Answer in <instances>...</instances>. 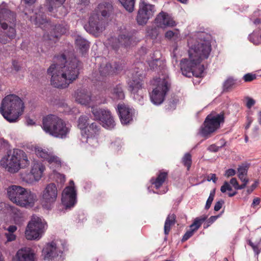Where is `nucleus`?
Listing matches in <instances>:
<instances>
[{
  "mask_svg": "<svg viewBox=\"0 0 261 261\" xmlns=\"http://www.w3.org/2000/svg\"><path fill=\"white\" fill-rule=\"evenodd\" d=\"M211 39V36L204 32L198 33L197 43L189 51V58L184 59L180 62L183 75L187 77L202 76L204 67L201 62L210 56L212 50Z\"/></svg>",
  "mask_w": 261,
  "mask_h": 261,
  "instance_id": "f257e3e1",
  "label": "nucleus"
},
{
  "mask_svg": "<svg viewBox=\"0 0 261 261\" xmlns=\"http://www.w3.org/2000/svg\"><path fill=\"white\" fill-rule=\"evenodd\" d=\"M54 62L56 63L52 64L47 71L51 85L57 88H66L77 78L81 63L75 58L66 61L64 55L56 57Z\"/></svg>",
  "mask_w": 261,
  "mask_h": 261,
  "instance_id": "f03ea898",
  "label": "nucleus"
},
{
  "mask_svg": "<svg viewBox=\"0 0 261 261\" xmlns=\"http://www.w3.org/2000/svg\"><path fill=\"white\" fill-rule=\"evenodd\" d=\"M15 14L6 8V4L0 5V44L10 43L17 35Z\"/></svg>",
  "mask_w": 261,
  "mask_h": 261,
  "instance_id": "7ed1b4c3",
  "label": "nucleus"
},
{
  "mask_svg": "<svg viewBox=\"0 0 261 261\" xmlns=\"http://www.w3.org/2000/svg\"><path fill=\"white\" fill-rule=\"evenodd\" d=\"M30 164L25 152L18 149L8 151L0 161L1 166L11 173H17L20 169L27 168Z\"/></svg>",
  "mask_w": 261,
  "mask_h": 261,
  "instance_id": "20e7f679",
  "label": "nucleus"
},
{
  "mask_svg": "<svg viewBox=\"0 0 261 261\" xmlns=\"http://www.w3.org/2000/svg\"><path fill=\"white\" fill-rule=\"evenodd\" d=\"M24 105L17 95L10 94L2 101L0 113L10 122H16L23 111Z\"/></svg>",
  "mask_w": 261,
  "mask_h": 261,
  "instance_id": "39448f33",
  "label": "nucleus"
},
{
  "mask_svg": "<svg viewBox=\"0 0 261 261\" xmlns=\"http://www.w3.org/2000/svg\"><path fill=\"white\" fill-rule=\"evenodd\" d=\"M42 127L50 135L64 139L69 134L71 126L58 116L50 114L43 118Z\"/></svg>",
  "mask_w": 261,
  "mask_h": 261,
  "instance_id": "423d86ee",
  "label": "nucleus"
},
{
  "mask_svg": "<svg viewBox=\"0 0 261 261\" xmlns=\"http://www.w3.org/2000/svg\"><path fill=\"white\" fill-rule=\"evenodd\" d=\"M9 199L21 207H32L37 201L36 195L21 186L12 185L7 188Z\"/></svg>",
  "mask_w": 261,
  "mask_h": 261,
  "instance_id": "0eeeda50",
  "label": "nucleus"
},
{
  "mask_svg": "<svg viewBox=\"0 0 261 261\" xmlns=\"http://www.w3.org/2000/svg\"><path fill=\"white\" fill-rule=\"evenodd\" d=\"M113 11V6L109 3L100 4L97 13H94L89 18V31L95 36H98L105 29V18L110 16Z\"/></svg>",
  "mask_w": 261,
  "mask_h": 261,
  "instance_id": "6e6552de",
  "label": "nucleus"
},
{
  "mask_svg": "<svg viewBox=\"0 0 261 261\" xmlns=\"http://www.w3.org/2000/svg\"><path fill=\"white\" fill-rule=\"evenodd\" d=\"M30 20L37 27L41 28L45 32V34L51 39L52 37H58L59 35L65 34L67 28L61 24L52 25L48 21L43 14H36L31 16Z\"/></svg>",
  "mask_w": 261,
  "mask_h": 261,
  "instance_id": "1a4fd4ad",
  "label": "nucleus"
},
{
  "mask_svg": "<svg viewBox=\"0 0 261 261\" xmlns=\"http://www.w3.org/2000/svg\"><path fill=\"white\" fill-rule=\"evenodd\" d=\"M153 84L156 86L150 94L151 101L155 105L163 102L164 97L169 90L170 84L167 76L163 75L153 80Z\"/></svg>",
  "mask_w": 261,
  "mask_h": 261,
  "instance_id": "9d476101",
  "label": "nucleus"
},
{
  "mask_svg": "<svg viewBox=\"0 0 261 261\" xmlns=\"http://www.w3.org/2000/svg\"><path fill=\"white\" fill-rule=\"evenodd\" d=\"M45 223L40 218L33 216L29 222L25 231V237L28 240L39 239L44 229Z\"/></svg>",
  "mask_w": 261,
  "mask_h": 261,
  "instance_id": "9b49d317",
  "label": "nucleus"
},
{
  "mask_svg": "<svg viewBox=\"0 0 261 261\" xmlns=\"http://www.w3.org/2000/svg\"><path fill=\"white\" fill-rule=\"evenodd\" d=\"M224 120L223 114L221 113L216 115H208L201 127V135L203 136H207L214 133L220 127V124L224 122Z\"/></svg>",
  "mask_w": 261,
  "mask_h": 261,
  "instance_id": "f8f14e48",
  "label": "nucleus"
},
{
  "mask_svg": "<svg viewBox=\"0 0 261 261\" xmlns=\"http://www.w3.org/2000/svg\"><path fill=\"white\" fill-rule=\"evenodd\" d=\"M155 11L154 5L150 4L145 0H140L136 16V20L139 25H145L153 16Z\"/></svg>",
  "mask_w": 261,
  "mask_h": 261,
  "instance_id": "ddd939ff",
  "label": "nucleus"
},
{
  "mask_svg": "<svg viewBox=\"0 0 261 261\" xmlns=\"http://www.w3.org/2000/svg\"><path fill=\"white\" fill-rule=\"evenodd\" d=\"M58 195L57 187L55 184H47L41 192V197L42 205L46 208L56 201Z\"/></svg>",
  "mask_w": 261,
  "mask_h": 261,
  "instance_id": "4468645a",
  "label": "nucleus"
},
{
  "mask_svg": "<svg viewBox=\"0 0 261 261\" xmlns=\"http://www.w3.org/2000/svg\"><path fill=\"white\" fill-rule=\"evenodd\" d=\"M45 165L40 161L35 160L31 165L30 174L22 177L23 180L29 184L39 181L43 176L45 170Z\"/></svg>",
  "mask_w": 261,
  "mask_h": 261,
  "instance_id": "2eb2a0df",
  "label": "nucleus"
},
{
  "mask_svg": "<svg viewBox=\"0 0 261 261\" xmlns=\"http://www.w3.org/2000/svg\"><path fill=\"white\" fill-rule=\"evenodd\" d=\"M92 113L95 118L99 120L102 126L107 129H112L115 124L110 111L106 110L92 108Z\"/></svg>",
  "mask_w": 261,
  "mask_h": 261,
  "instance_id": "dca6fc26",
  "label": "nucleus"
},
{
  "mask_svg": "<svg viewBox=\"0 0 261 261\" xmlns=\"http://www.w3.org/2000/svg\"><path fill=\"white\" fill-rule=\"evenodd\" d=\"M109 41L112 47L117 50L121 47H127L134 45L138 41L135 36L126 33L120 35L118 38H112Z\"/></svg>",
  "mask_w": 261,
  "mask_h": 261,
  "instance_id": "f3484780",
  "label": "nucleus"
},
{
  "mask_svg": "<svg viewBox=\"0 0 261 261\" xmlns=\"http://www.w3.org/2000/svg\"><path fill=\"white\" fill-rule=\"evenodd\" d=\"M35 152L38 157L46 161L49 164L58 167L61 166L60 159L56 155L51 149L37 146L35 148Z\"/></svg>",
  "mask_w": 261,
  "mask_h": 261,
  "instance_id": "a211bd4d",
  "label": "nucleus"
},
{
  "mask_svg": "<svg viewBox=\"0 0 261 261\" xmlns=\"http://www.w3.org/2000/svg\"><path fill=\"white\" fill-rule=\"evenodd\" d=\"M70 186L67 187L62 193V202L66 207L73 206L76 202V193L74 188L73 181L71 180Z\"/></svg>",
  "mask_w": 261,
  "mask_h": 261,
  "instance_id": "6ab92c4d",
  "label": "nucleus"
},
{
  "mask_svg": "<svg viewBox=\"0 0 261 261\" xmlns=\"http://www.w3.org/2000/svg\"><path fill=\"white\" fill-rule=\"evenodd\" d=\"M100 132V127L96 123H91L87 127V132L85 130L84 133L87 135L86 142L92 146H96L98 144V138Z\"/></svg>",
  "mask_w": 261,
  "mask_h": 261,
  "instance_id": "aec40b11",
  "label": "nucleus"
},
{
  "mask_svg": "<svg viewBox=\"0 0 261 261\" xmlns=\"http://www.w3.org/2000/svg\"><path fill=\"white\" fill-rule=\"evenodd\" d=\"M66 0H45V6L47 10L51 13H56L60 9L62 12L59 13V16L55 14L57 17L65 16L66 14V11L63 6Z\"/></svg>",
  "mask_w": 261,
  "mask_h": 261,
  "instance_id": "412c9836",
  "label": "nucleus"
},
{
  "mask_svg": "<svg viewBox=\"0 0 261 261\" xmlns=\"http://www.w3.org/2000/svg\"><path fill=\"white\" fill-rule=\"evenodd\" d=\"M35 253L30 248L19 249L13 258V261H34Z\"/></svg>",
  "mask_w": 261,
  "mask_h": 261,
  "instance_id": "4be33fe9",
  "label": "nucleus"
},
{
  "mask_svg": "<svg viewBox=\"0 0 261 261\" xmlns=\"http://www.w3.org/2000/svg\"><path fill=\"white\" fill-rule=\"evenodd\" d=\"M118 110L122 124H127L132 120V110L123 103L118 105Z\"/></svg>",
  "mask_w": 261,
  "mask_h": 261,
  "instance_id": "5701e85b",
  "label": "nucleus"
},
{
  "mask_svg": "<svg viewBox=\"0 0 261 261\" xmlns=\"http://www.w3.org/2000/svg\"><path fill=\"white\" fill-rule=\"evenodd\" d=\"M156 20L161 27H172L176 25L175 21L173 18L164 12H161Z\"/></svg>",
  "mask_w": 261,
  "mask_h": 261,
  "instance_id": "b1692460",
  "label": "nucleus"
},
{
  "mask_svg": "<svg viewBox=\"0 0 261 261\" xmlns=\"http://www.w3.org/2000/svg\"><path fill=\"white\" fill-rule=\"evenodd\" d=\"M45 258H50L58 255V251L54 242L47 244L42 250Z\"/></svg>",
  "mask_w": 261,
  "mask_h": 261,
  "instance_id": "393cba45",
  "label": "nucleus"
},
{
  "mask_svg": "<svg viewBox=\"0 0 261 261\" xmlns=\"http://www.w3.org/2000/svg\"><path fill=\"white\" fill-rule=\"evenodd\" d=\"M147 63L151 69H155L158 67L164 65V62L160 60V54L159 51L154 52L152 56L147 59Z\"/></svg>",
  "mask_w": 261,
  "mask_h": 261,
  "instance_id": "a878e982",
  "label": "nucleus"
},
{
  "mask_svg": "<svg viewBox=\"0 0 261 261\" xmlns=\"http://www.w3.org/2000/svg\"><path fill=\"white\" fill-rule=\"evenodd\" d=\"M75 100L81 105H87L91 101V96L85 90H81L77 92Z\"/></svg>",
  "mask_w": 261,
  "mask_h": 261,
  "instance_id": "bb28decb",
  "label": "nucleus"
},
{
  "mask_svg": "<svg viewBox=\"0 0 261 261\" xmlns=\"http://www.w3.org/2000/svg\"><path fill=\"white\" fill-rule=\"evenodd\" d=\"M118 68L117 67H113L109 63L101 65L99 68V73L102 76H107L118 72Z\"/></svg>",
  "mask_w": 261,
  "mask_h": 261,
  "instance_id": "cd10ccee",
  "label": "nucleus"
},
{
  "mask_svg": "<svg viewBox=\"0 0 261 261\" xmlns=\"http://www.w3.org/2000/svg\"><path fill=\"white\" fill-rule=\"evenodd\" d=\"M168 173L167 172L160 171L156 178H152L151 183L156 189L160 188L167 178Z\"/></svg>",
  "mask_w": 261,
  "mask_h": 261,
  "instance_id": "c85d7f7f",
  "label": "nucleus"
},
{
  "mask_svg": "<svg viewBox=\"0 0 261 261\" xmlns=\"http://www.w3.org/2000/svg\"><path fill=\"white\" fill-rule=\"evenodd\" d=\"M129 85L130 90L132 91V93L134 94V97L135 98H137V97H135L136 94H137V95H139L138 93H140L141 94H142L140 91L142 87V83L140 79L133 80L129 82Z\"/></svg>",
  "mask_w": 261,
  "mask_h": 261,
  "instance_id": "c756f323",
  "label": "nucleus"
},
{
  "mask_svg": "<svg viewBox=\"0 0 261 261\" xmlns=\"http://www.w3.org/2000/svg\"><path fill=\"white\" fill-rule=\"evenodd\" d=\"M75 44L82 54L86 53L89 47L88 41L81 36L75 39Z\"/></svg>",
  "mask_w": 261,
  "mask_h": 261,
  "instance_id": "7c9ffc66",
  "label": "nucleus"
},
{
  "mask_svg": "<svg viewBox=\"0 0 261 261\" xmlns=\"http://www.w3.org/2000/svg\"><path fill=\"white\" fill-rule=\"evenodd\" d=\"M176 216L174 214H170L168 216L165 222L164 225V233L166 235L169 234L171 227L175 223Z\"/></svg>",
  "mask_w": 261,
  "mask_h": 261,
  "instance_id": "2f4dec72",
  "label": "nucleus"
},
{
  "mask_svg": "<svg viewBox=\"0 0 261 261\" xmlns=\"http://www.w3.org/2000/svg\"><path fill=\"white\" fill-rule=\"evenodd\" d=\"M113 97L116 99H123L124 98V94L121 85L116 86L112 90Z\"/></svg>",
  "mask_w": 261,
  "mask_h": 261,
  "instance_id": "473e14b6",
  "label": "nucleus"
},
{
  "mask_svg": "<svg viewBox=\"0 0 261 261\" xmlns=\"http://www.w3.org/2000/svg\"><path fill=\"white\" fill-rule=\"evenodd\" d=\"M119 1L127 11L129 13L134 11L136 0H119Z\"/></svg>",
  "mask_w": 261,
  "mask_h": 261,
  "instance_id": "72a5a7b5",
  "label": "nucleus"
},
{
  "mask_svg": "<svg viewBox=\"0 0 261 261\" xmlns=\"http://www.w3.org/2000/svg\"><path fill=\"white\" fill-rule=\"evenodd\" d=\"M11 213L16 223H20L23 220L24 215L17 208L10 206Z\"/></svg>",
  "mask_w": 261,
  "mask_h": 261,
  "instance_id": "f704fd0d",
  "label": "nucleus"
},
{
  "mask_svg": "<svg viewBox=\"0 0 261 261\" xmlns=\"http://www.w3.org/2000/svg\"><path fill=\"white\" fill-rule=\"evenodd\" d=\"M207 217L205 216H202L200 217L196 218L193 223L190 225L191 229H193L195 231L197 230L201 225L202 223L205 221Z\"/></svg>",
  "mask_w": 261,
  "mask_h": 261,
  "instance_id": "c9c22d12",
  "label": "nucleus"
},
{
  "mask_svg": "<svg viewBox=\"0 0 261 261\" xmlns=\"http://www.w3.org/2000/svg\"><path fill=\"white\" fill-rule=\"evenodd\" d=\"M88 118L86 116H81L79 118L78 120V127L82 130V134H83L85 129L87 128Z\"/></svg>",
  "mask_w": 261,
  "mask_h": 261,
  "instance_id": "e433bc0d",
  "label": "nucleus"
},
{
  "mask_svg": "<svg viewBox=\"0 0 261 261\" xmlns=\"http://www.w3.org/2000/svg\"><path fill=\"white\" fill-rule=\"evenodd\" d=\"M182 161L184 165L187 167V170H189L192 164V156L189 153H187L182 158Z\"/></svg>",
  "mask_w": 261,
  "mask_h": 261,
  "instance_id": "4c0bfd02",
  "label": "nucleus"
},
{
  "mask_svg": "<svg viewBox=\"0 0 261 261\" xmlns=\"http://www.w3.org/2000/svg\"><path fill=\"white\" fill-rule=\"evenodd\" d=\"M165 37L168 39L172 38L177 39L179 37V34L177 31L173 32L172 31H168L165 33Z\"/></svg>",
  "mask_w": 261,
  "mask_h": 261,
  "instance_id": "58836bf2",
  "label": "nucleus"
},
{
  "mask_svg": "<svg viewBox=\"0 0 261 261\" xmlns=\"http://www.w3.org/2000/svg\"><path fill=\"white\" fill-rule=\"evenodd\" d=\"M215 194V190H213L212 191H211L210 196L206 201L205 208L206 210H208L211 207V205L212 204V203L214 200V196Z\"/></svg>",
  "mask_w": 261,
  "mask_h": 261,
  "instance_id": "ea45409f",
  "label": "nucleus"
},
{
  "mask_svg": "<svg viewBox=\"0 0 261 261\" xmlns=\"http://www.w3.org/2000/svg\"><path fill=\"white\" fill-rule=\"evenodd\" d=\"M236 83L233 79H228L224 84V87L225 89H229L232 88L235 85Z\"/></svg>",
  "mask_w": 261,
  "mask_h": 261,
  "instance_id": "a19ab883",
  "label": "nucleus"
},
{
  "mask_svg": "<svg viewBox=\"0 0 261 261\" xmlns=\"http://www.w3.org/2000/svg\"><path fill=\"white\" fill-rule=\"evenodd\" d=\"M147 35L150 37L152 39H155L158 35L157 30L155 28L148 29L147 32Z\"/></svg>",
  "mask_w": 261,
  "mask_h": 261,
  "instance_id": "79ce46f5",
  "label": "nucleus"
},
{
  "mask_svg": "<svg viewBox=\"0 0 261 261\" xmlns=\"http://www.w3.org/2000/svg\"><path fill=\"white\" fill-rule=\"evenodd\" d=\"M256 78V75L255 74L253 73H247L245 74L243 76V80L246 82H251L254 80H255Z\"/></svg>",
  "mask_w": 261,
  "mask_h": 261,
  "instance_id": "37998d69",
  "label": "nucleus"
},
{
  "mask_svg": "<svg viewBox=\"0 0 261 261\" xmlns=\"http://www.w3.org/2000/svg\"><path fill=\"white\" fill-rule=\"evenodd\" d=\"M219 217V215L211 216L206 221L204 225V228H207L210 225L214 222Z\"/></svg>",
  "mask_w": 261,
  "mask_h": 261,
  "instance_id": "c03bdc74",
  "label": "nucleus"
},
{
  "mask_svg": "<svg viewBox=\"0 0 261 261\" xmlns=\"http://www.w3.org/2000/svg\"><path fill=\"white\" fill-rule=\"evenodd\" d=\"M238 175H247V168L246 166H241L238 168Z\"/></svg>",
  "mask_w": 261,
  "mask_h": 261,
  "instance_id": "a18cd8bd",
  "label": "nucleus"
},
{
  "mask_svg": "<svg viewBox=\"0 0 261 261\" xmlns=\"http://www.w3.org/2000/svg\"><path fill=\"white\" fill-rule=\"evenodd\" d=\"M194 231H195L194 230L190 228V230L187 231L186 233L183 236L182 241L184 242L187 241L188 239H189L191 237L193 236Z\"/></svg>",
  "mask_w": 261,
  "mask_h": 261,
  "instance_id": "49530a36",
  "label": "nucleus"
},
{
  "mask_svg": "<svg viewBox=\"0 0 261 261\" xmlns=\"http://www.w3.org/2000/svg\"><path fill=\"white\" fill-rule=\"evenodd\" d=\"M231 191L232 188L228 182L225 181L223 185L221 187V191L222 193H225L226 191Z\"/></svg>",
  "mask_w": 261,
  "mask_h": 261,
  "instance_id": "de8ad7c7",
  "label": "nucleus"
},
{
  "mask_svg": "<svg viewBox=\"0 0 261 261\" xmlns=\"http://www.w3.org/2000/svg\"><path fill=\"white\" fill-rule=\"evenodd\" d=\"M5 236L7 238V242H11L16 239V236L13 232H7L5 233Z\"/></svg>",
  "mask_w": 261,
  "mask_h": 261,
  "instance_id": "09e8293b",
  "label": "nucleus"
},
{
  "mask_svg": "<svg viewBox=\"0 0 261 261\" xmlns=\"http://www.w3.org/2000/svg\"><path fill=\"white\" fill-rule=\"evenodd\" d=\"M12 67V69L16 72H18L21 68L20 64L16 61H13Z\"/></svg>",
  "mask_w": 261,
  "mask_h": 261,
  "instance_id": "8fccbe9b",
  "label": "nucleus"
},
{
  "mask_svg": "<svg viewBox=\"0 0 261 261\" xmlns=\"http://www.w3.org/2000/svg\"><path fill=\"white\" fill-rule=\"evenodd\" d=\"M249 40L254 44L258 45L259 44V41L257 38V37L255 36L254 34H252L249 35Z\"/></svg>",
  "mask_w": 261,
  "mask_h": 261,
  "instance_id": "3c124183",
  "label": "nucleus"
},
{
  "mask_svg": "<svg viewBox=\"0 0 261 261\" xmlns=\"http://www.w3.org/2000/svg\"><path fill=\"white\" fill-rule=\"evenodd\" d=\"M224 203V201L223 200H219L218 201H217L215 203V205L214 206V210L215 211H219L221 208V207Z\"/></svg>",
  "mask_w": 261,
  "mask_h": 261,
  "instance_id": "603ef678",
  "label": "nucleus"
},
{
  "mask_svg": "<svg viewBox=\"0 0 261 261\" xmlns=\"http://www.w3.org/2000/svg\"><path fill=\"white\" fill-rule=\"evenodd\" d=\"M246 100V106L248 108H251L255 103V101L250 97H247Z\"/></svg>",
  "mask_w": 261,
  "mask_h": 261,
  "instance_id": "864d4df0",
  "label": "nucleus"
},
{
  "mask_svg": "<svg viewBox=\"0 0 261 261\" xmlns=\"http://www.w3.org/2000/svg\"><path fill=\"white\" fill-rule=\"evenodd\" d=\"M236 174V171L233 169H229L227 170L225 173V176L228 177L232 176Z\"/></svg>",
  "mask_w": 261,
  "mask_h": 261,
  "instance_id": "5fc2aeb1",
  "label": "nucleus"
},
{
  "mask_svg": "<svg viewBox=\"0 0 261 261\" xmlns=\"http://www.w3.org/2000/svg\"><path fill=\"white\" fill-rule=\"evenodd\" d=\"M219 147L215 144L211 145L208 147V150L212 152H217L219 150Z\"/></svg>",
  "mask_w": 261,
  "mask_h": 261,
  "instance_id": "6e6d98bb",
  "label": "nucleus"
},
{
  "mask_svg": "<svg viewBox=\"0 0 261 261\" xmlns=\"http://www.w3.org/2000/svg\"><path fill=\"white\" fill-rule=\"evenodd\" d=\"M77 3L81 6H86L89 5L90 2L89 0H78Z\"/></svg>",
  "mask_w": 261,
  "mask_h": 261,
  "instance_id": "4d7b16f0",
  "label": "nucleus"
},
{
  "mask_svg": "<svg viewBox=\"0 0 261 261\" xmlns=\"http://www.w3.org/2000/svg\"><path fill=\"white\" fill-rule=\"evenodd\" d=\"M230 183L233 186L235 189L238 186L239 183L236 178H232L230 180Z\"/></svg>",
  "mask_w": 261,
  "mask_h": 261,
  "instance_id": "13d9d810",
  "label": "nucleus"
},
{
  "mask_svg": "<svg viewBox=\"0 0 261 261\" xmlns=\"http://www.w3.org/2000/svg\"><path fill=\"white\" fill-rule=\"evenodd\" d=\"M216 180L217 178L215 174H210L207 177L208 181L212 180L214 182H216Z\"/></svg>",
  "mask_w": 261,
  "mask_h": 261,
  "instance_id": "bf43d9fd",
  "label": "nucleus"
},
{
  "mask_svg": "<svg viewBox=\"0 0 261 261\" xmlns=\"http://www.w3.org/2000/svg\"><path fill=\"white\" fill-rule=\"evenodd\" d=\"M8 232H11V233H14L17 230V227L15 225H10L8 227V228L7 229Z\"/></svg>",
  "mask_w": 261,
  "mask_h": 261,
  "instance_id": "052dcab7",
  "label": "nucleus"
},
{
  "mask_svg": "<svg viewBox=\"0 0 261 261\" xmlns=\"http://www.w3.org/2000/svg\"><path fill=\"white\" fill-rule=\"evenodd\" d=\"M257 183L255 182L252 184L249 188L247 189V193L248 194H250L256 187Z\"/></svg>",
  "mask_w": 261,
  "mask_h": 261,
  "instance_id": "680f3d73",
  "label": "nucleus"
},
{
  "mask_svg": "<svg viewBox=\"0 0 261 261\" xmlns=\"http://www.w3.org/2000/svg\"><path fill=\"white\" fill-rule=\"evenodd\" d=\"M239 179L242 182L248 183L249 181L248 179L246 177L247 175H238Z\"/></svg>",
  "mask_w": 261,
  "mask_h": 261,
  "instance_id": "e2e57ef3",
  "label": "nucleus"
},
{
  "mask_svg": "<svg viewBox=\"0 0 261 261\" xmlns=\"http://www.w3.org/2000/svg\"><path fill=\"white\" fill-rule=\"evenodd\" d=\"M248 183L243 182V184L241 185H238V186L236 188V190H241L245 188Z\"/></svg>",
  "mask_w": 261,
  "mask_h": 261,
  "instance_id": "0e129e2a",
  "label": "nucleus"
},
{
  "mask_svg": "<svg viewBox=\"0 0 261 261\" xmlns=\"http://www.w3.org/2000/svg\"><path fill=\"white\" fill-rule=\"evenodd\" d=\"M253 23L256 25L261 24V18H258L255 19L253 21Z\"/></svg>",
  "mask_w": 261,
  "mask_h": 261,
  "instance_id": "69168bd1",
  "label": "nucleus"
},
{
  "mask_svg": "<svg viewBox=\"0 0 261 261\" xmlns=\"http://www.w3.org/2000/svg\"><path fill=\"white\" fill-rule=\"evenodd\" d=\"M249 245L252 247V248L253 249L254 251L256 252L257 253H258V252H257V250H258V248L256 246L254 245L252 242L249 241Z\"/></svg>",
  "mask_w": 261,
  "mask_h": 261,
  "instance_id": "338daca9",
  "label": "nucleus"
},
{
  "mask_svg": "<svg viewBox=\"0 0 261 261\" xmlns=\"http://www.w3.org/2000/svg\"><path fill=\"white\" fill-rule=\"evenodd\" d=\"M259 202H260V200L259 198H254L253 199V204H259Z\"/></svg>",
  "mask_w": 261,
  "mask_h": 261,
  "instance_id": "774afa93",
  "label": "nucleus"
}]
</instances>
